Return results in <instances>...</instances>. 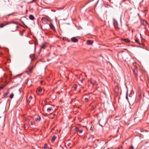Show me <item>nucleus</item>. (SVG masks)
<instances>
[{
    "mask_svg": "<svg viewBox=\"0 0 149 149\" xmlns=\"http://www.w3.org/2000/svg\"><path fill=\"white\" fill-rule=\"evenodd\" d=\"M73 130L74 132H77L78 133L81 134L82 133L84 130L82 128H79L77 127H75L74 129H73Z\"/></svg>",
    "mask_w": 149,
    "mask_h": 149,
    "instance_id": "f257e3e1",
    "label": "nucleus"
},
{
    "mask_svg": "<svg viewBox=\"0 0 149 149\" xmlns=\"http://www.w3.org/2000/svg\"><path fill=\"white\" fill-rule=\"evenodd\" d=\"M6 22V24H1L0 25V27L1 28L3 27L4 26H6L9 24H11L12 23H14V24H16V22Z\"/></svg>",
    "mask_w": 149,
    "mask_h": 149,
    "instance_id": "f03ea898",
    "label": "nucleus"
},
{
    "mask_svg": "<svg viewBox=\"0 0 149 149\" xmlns=\"http://www.w3.org/2000/svg\"><path fill=\"white\" fill-rule=\"evenodd\" d=\"M71 40L72 42H76L78 41V40L75 37L72 38L71 39Z\"/></svg>",
    "mask_w": 149,
    "mask_h": 149,
    "instance_id": "7ed1b4c3",
    "label": "nucleus"
},
{
    "mask_svg": "<svg viewBox=\"0 0 149 149\" xmlns=\"http://www.w3.org/2000/svg\"><path fill=\"white\" fill-rule=\"evenodd\" d=\"M113 24L116 28H118V24L117 21L115 19H113Z\"/></svg>",
    "mask_w": 149,
    "mask_h": 149,
    "instance_id": "20e7f679",
    "label": "nucleus"
},
{
    "mask_svg": "<svg viewBox=\"0 0 149 149\" xmlns=\"http://www.w3.org/2000/svg\"><path fill=\"white\" fill-rule=\"evenodd\" d=\"M41 119V117L39 116H38L35 119V121L37 122H39Z\"/></svg>",
    "mask_w": 149,
    "mask_h": 149,
    "instance_id": "39448f33",
    "label": "nucleus"
},
{
    "mask_svg": "<svg viewBox=\"0 0 149 149\" xmlns=\"http://www.w3.org/2000/svg\"><path fill=\"white\" fill-rule=\"evenodd\" d=\"M93 41L91 40H88L87 41V44L88 45H91L93 43Z\"/></svg>",
    "mask_w": 149,
    "mask_h": 149,
    "instance_id": "423d86ee",
    "label": "nucleus"
},
{
    "mask_svg": "<svg viewBox=\"0 0 149 149\" xmlns=\"http://www.w3.org/2000/svg\"><path fill=\"white\" fill-rule=\"evenodd\" d=\"M42 88H38L37 91V93L38 94V93H40L42 91Z\"/></svg>",
    "mask_w": 149,
    "mask_h": 149,
    "instance_id": "0eeeda50",
    "label": "nucleus"
},
{
    "mask_svg": "<svg viewBox=\"0 0 149 149\" xmlns=\"http://www.w3.org/2000/svg\"><path fill=\"white\" fill-rule=\"evenodd\" d=\"M50 27L53 30H55V28L54 26L52 24H50L49 25Z\"/></svg>",
    "mask_w": 149,
    "mask_h": 149,
    "instance_id": "6e6552de",
    "label": "nucleus"
},
{
    "mask_svg": "<svg viewBox=\"0 0 149 149\" xmlns=\"http://www.w3.org/2000/svg\"><path fill=\"white\" fill-rule=\"evenodd\" d=\"M29 18L30 19L33 20L35 19V18L33 15H31L29 16Z\"/></svg>",
    "mask_w": 149,
    "mask_h": 149,
    "instance_id": "1a4fd4ad",
    "label": "nucleus"
},
{
    "mask_svg": "<svg viewBox=\"0 0 149 149\" xmlns=\"http://www.w3.org/2000/svg\"><path fill=\"white\" fill-rule=\"evenodd\" d=\"M46 47V44H43L41 46V49H44Z\"/></svg>",
    "mask_w": 149,
    "mask_h": 149,
    "instance_id": "9d476101",
    "label": "nucleus"
},
{
    "mask_svg": "<svg viewBox=\"0 0 149 149\" xmlns=\"http://www.w3.org/2000/svg\"><path fill=\"white\" fill-rule=\"evenodd\" d=\"M53 109L51 108H48L47 109V111L48 113H50L51 111H52Z\"/></svg>",
    "mask_w": 149,
    "mask_h": 149,
    "instance_id": "9b49d317",
    "label": "nucleus"
},
{
    "mask_svg": "<svg viewBox=\"0 0 149 149\" xmlns=\"http://www.w3.org/2000/svg\"><path fill=\"white\" fill-rule=\"evenodd\" d=\"M56 139V137L55 136H54L52 138L51 141L52 142H54Z\"/></svg>",
    "mask_w": 149,
    "mask_h": 149,
    "instance_id": "f8f14e48",
    "label": "nucleus"
},
{
    "mask_svg": "<svg viewBox=\"0 0 149 149\" xmlns=\"http://www.w3.org/2000/svg\"><path fill=\"white\" fill-rule=\"evenodd\" d=\"M141 22L142 24H143L144 25H146L147 24V22L145 20H143V21L142 22Z\"/></svg>",
    "mask_w": 149,
    "mask_h": 149,
    "instance_id": "ddd939ff",
    "label": "nucleus"
},
{
    "mask_svg": "<svg viewBox=\"0 0 149 149\" xmlns=\"http://www.w3.org/2000/svg\"><path fill=\"white\" fill-rule=\"evenodd\" d=\"M24 128L25 129H27L28 128V126L27 125L24 124Z\"/></svg>",
    "mask_w": 149,
    "mask_h": 149,
    "instance_id": "4468645a",
    "label": "nucleus"
},
{
    "mask_svg": "<svg viewBox=\"0 0 149 149\" xmlns=\"http://www.w3.org/2000/svg\"><path fill=\"white\" fill-rule=\"evenodd\" d=\"M95 105H92L91 107V109L92 110H93L95 109Z\"/></svg>",
    "mask_w": 149,
    "mask_h": 149,
    "instance_id": "2eb2a0df",
    "label": "nucleus"
},
{
    "mask_svg": "<svg viewBox=\"0 0 149 149\" xmlns=\"http://www.w3.org/2000/svg\"><path fill=\"white\" fill-rule=\"evenodd\" d=\"M14 96V94L13 93L11 94L10 96V97L11 98H12Z\"/></svg>",
    "mask_w": 149,
    "mask_h": 149,
    "instance_id": "dca6fc26",
    "label": "nucleus"
},
{
    "mask_svg": "<svg viewBox=\"0 0 149 149\" xmlns=\"http://www.w3.org/2000/svg\"><path fill=\"white\" fill-rule=\"evenodd\" d=\"M42 20L43 21H46L47 20V19L46 18L43 17L42 18Z\"/></svg>",
    "mask_w": 149,
    "mask_h": 149,
    "instance_id": "f3484780",
    "label": "nucleus"
},
{
    "mask_svg": "<svg viewBox=\"0 0 149 149\" xmlns=\"http://www.w3.org/2000/svg\"><path fill=\"white\" fill-rule=\"evenodd\" d=\"M32 68H30L29 69L28 72L29 73H31L32 72Z\"/></svg>",
    "mask_w": 149,
    "mask_h": 149,
    "instance_id": "a211bd4d",
    "label": "nucleus"
},
{
    "mask_svg": "<svg viewBox=\"0 0 149 149\" xmlns=\"http://www.w3.org/2000/svg\"><path fill=\"white\" fill-rule=\"evenodd\" d=\"M44 148L45 149H48V146L47 144H45Z\"/></svg>",
    "mask_w": 149,
    "mask_h": 149,
    "instance_id": "6ab92c4d",
    "label": "nucleus"
},
{
    "mask_svg": "<svg viewBox=\"0 0 149 149\" xmlns=\"http://www.w3.org/2000/svg\"><path fill=\"white\" fill-rule=\"evenodd\" d=\"M70 144H71L70 143H65V145L66 146H70Z\"/></svg>",
    "mask_w": 149,
    "mask_h": 149,
    "instance_id": "aec40b11",
    "label": "nucleus"
},
{
    "mask_svg": "<svg viewBox=\"0 0 149 149\" xmlns=\"http://www.w3.org/2000/svg\"><path fill=\"white\" fill-rule=\"evenodd\" d=\"M73 90H75L77 88V86L76 85H75L73 86Z\"/></svg>",
    "mask_w": 149,
    "mask_h": 149,
    "instance_id": "412c9836",
    "label": "nucleus"
},
{
    "mask_svg": "<svg viewBox=\"0 0 149 149\" xmlns=\"http://www.w3.org/2000/svg\"><path fill=\"white\" fill-rule=\"evenodd\" d=\"M90 99V98H85V100L86 102H87L88 101V100H89Z\"/></svg>",
    "mask_w": 149,
    "mask_h": 149,
    "instance_id": "4be33fe9",
    "label": "nucleus"
},
{
    "mask_svg": "<svg viewBox=\"0 0 149 149\" xmlns=\"http://www.w3.org/2000/svg\"><path fill=\"white\" fill-rule=\"evenodd\" d=\"M32 100H27V102L29 104L31 103Z\"/></svg>",
    "mask_w": 149,
    "mask_h": 149,
    "instance_id": "5701e85b",
    "label": "nucleus"
},
{
    "mask_svg": "<svg viewBox=\"0 0 149 149\" xmlns=\"http://www.w3.org/2000/svg\"><path fill=\"white\" fill-rule=\"evenodd\" d=\"M19 27V26H16V28L13 31H16L17 30V29Z\"/></svg>",
    "mask_w": 149,
    "mask_h": 149,
    "instance_id": "b1692460",
    "label": "nucleus"
},
{
    "mask_svg": "<svg viewBox=\"0 0 149 149\" xmlns=\"http://www.w3.org/2000/svg\"><path fill=\"white\" fill-rule=\"evenodd\" d=\"M134 147L133 146H132L131 145V146H130L129 147V148L128 149H133Z\"/></svg>",
    "mask_w": 149,
    "mask_h": 149,
    "instance_id": "393cba45",
    "label": "nucleus"
},
{
    "mask_svg": "<svg viewBox=\"0 0 149 149\" xmlns=\"http://www.w3.org/2000/svg\"><path fill=\"white\" fill-rule=\"evenodd\" d=\"M134 74H135V77L136 78H137V74L135 72V71H134Z\"/></svg>",
    "mask_w": 149,
    "mask_h": 149,
    "instance_id": "a878e982",
    "label": "nucleus"
},
{
    "mask_svg": "<svg viewBox=\"0 0 149 149\" xmlns=\"http://www.w3.org/2000/svg\"><path fill=\"white\" fill-rule=\"evenodd\" d=\"M7 95H8V93H6V94L4 95V96L5 97H8Z\"/></svg>",
    "mask_w": 149,
    "mask_h": 149,
    "instance_id": "bb28decb",
    "label": "nucleus"
},
{
    "mask_svg": "<svg viewBox=\"0 0 149 149\" xmlns=\"http://www.w3.org/2000/svg\"><path fill=\"white\" fill-rule=\"evenodd\" d=\"M135 41L136 42V43H139L138 40V39H135Z\"/></svg>",
    "mask_w": 149,
    "mask_h": 149,
    "instance_id": "cd10ccee",
    "label": "nucleus"
},
{
    "mask_svg": "<svg viewBox=\"0 0 149 149\" xmlns=\"http://www.w3.org/2000/svg\"><path fill=\"white\" fill-rule=\"evenodd\" d=\"M36 0H32L30 1V3H32L34 2Z\"/></svg>",
    "mask_w": 149,
    "mask_h": 149,
    "instance_id": "c85d7f7f",
    "label": "nucleus"
},
{
    "mask_svg": "<svg viewBox=\"0 0 149 149\" xmlns=\"http://www.w3.org/2000/svg\"><path fill=\"white\" fill-rule=\"evenodd\" d=\"M32 98H33V97H32V96H30V97H29V100H32Z\"/></svg>",
    "mask_w": 149,
    "mask_h": 149,
    "instance_id": "c756f323",
    "label": "nucleus"
},
{
    "mask_svg": "<svg viewBox=\"0 0 149 149\" xmlns=\"http://www.w3.org/2000/svg\"><path fill=\"white\" fill-rule=\"evenodd\" d=\"M30 125H33V121H31V122H30Z\"/></svg>",
    "mask_w": 149,
    "mask_h": 149,
    "instance_id": "7c9ffc66",
    "label": "nucleus"
},
{
    "mask_svg": "<svg viewBox=\"0 0 149 149\" xmlns=\"http://www.w3.org/2000/svg\"><path fill=\"white\" fill-rule=\"evenodd\" d=\"M13 15V13H11L8 15V16H10V15Z\"/></svg>",
    "mask_w": 149,
    "mask_h": 149,
    "instance_id": "2f4dec72",
    "label": "nucleus"
},
{
    "mask_svg": "<svg viewBox=\"0 0 149 149\" xmlns=\"http://www.w3.org/2000/svg\"><path fill=\"white\" fill-rule=\"evenodd\" d=\"M126 40H127L126 42H130V40L128 39H126Z\"/></svg>",
    "mask_w": 149,
    "mask_h": 149,
    "instance_id": "473e14b6",
    "label": "nucleus"
},
{
    "mask_svg": "<svg viewBox=\"0 0 149 149\" xmlns=\"http://www.w3.org/2000/svg\"><path fill=\"white\" fill-rule=\"evenodd\" d=\"M126 98L127 99L128 96H127V95L126 96Z\"/></svg>",
    "mask_w": 149,
    "mask_h": 149,
    "instance_id": "72a5a7b5",
    "label": "nucleus"
},
{
    "mask_svg": "<svg viewBox=\"0 0 149 149\" xmlns=\"http://www.w3.org/2000/svg\"><path fill=\"white\" fill-rule=\"evenodd\" d=\"M6 22H4L3 24H6Z\"/></svg>",
    "mask_w": 149,
    "mask_h": 149,
    "instance_id": "f704fd0d",
    "label": "nucleus"
},
{
    "mask_svg": "<svg viewBox=\"0 0 149 149\" xmlns=\"http://www.w3.org/2000/svg\"><path fill=\"white\" fill-rule=\"evenodd\" d=\"M90 130H92V127H91V128H90Z\"/></svg>",
    "mask_w": 149,
    "mask_h": 149,
    "instance_id": "c9c22d12",
    "label": "nucleus"
},
{
    "mask_svg": "<svg viewBox=\"0 0 149 149\" xmlns=\"http://www.w3.org/2000/svg\"><path fill=\"white\" fill-rule=\"evenodd\" d=\"M81 82H82V81H81Z\"/></svg>",
    "mask_w": 149,
    "mask_h": 149,
    "instance_id": "e433bc0d",
    "label": "nucleus"
}]
</instances>
